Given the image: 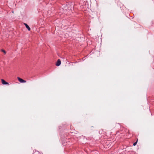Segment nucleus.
Segmentation results:
<instances>
[{
  "label": "nucleus",
  "mask_w": 154,
  "mask_h": 154,
  "mask_svg": "<svg viewBox=\"0 0 154 154\" xmlns=\"http://www.w3.org/2000/svg\"><path fill=\"white\" fill-rule=\"evenodd\" d=\"M61 140L62 142V144L64 146H66L68 144L69 145V142L71 141V139H67V138H66L65 137H63L62 135L61 136Z\"/></svg>",
  "instance_id": "obj_1"
},
{
  "label": "nucleus",
  "mask_w": 154,
  "mask_h": 154,
  "mask_svg": "<svg viewBox=\"0 0 154 154\" xmlns=\"http://www.w3.org/2000/svg\"><path fill=\"white\" fill-rule=\"evenodd\" d=\"M79 141L82 144H84L86 143L87 139L85 136H82L79 139Z\"/></svg>",
  "instance_id": "obj_2"
},
{
  "label": "nucleus",
  "mask_w": 154,
  "mask_h": 154,
  "mask_svg": "<svg viewBox=\"0 0 154 154\" xmlns=\"http://www.w3.org/2000/svg\"><path fill=\"white\" fill-rule=\"evenodd\" d=\"M18 79V81L22 83H25L26 82V81L25 80L19 77H18L17 78Z\"/></svg>",
  "instance_id": "obj_4"
},
{
  "label": "nucleus",
  "mask_w": 154,
  "mask_h": 154,
  "mask_svg": "<svg viewBox=\"0 0 154 154\" xmlns=\"http://www.w3.org/2000/svg\"><path fill=\"white\" fill-rule=\"evenodd\" d=\"M61 64L60 60L59 59H58L56 63V65L57 66H60Z\"/></svg>",
  "instance_id": "obj_3"
},
{
  "label": "nucleus",
  "mask_w": 154,
  "mask_h": 154,
  "mask_svg": "<svg viewBox=\"0 0 154 154\" xmlns=\"http://www.w3.org/2000/svg\"><path fill=\"white\" fill-rule=\"evenodd\" d=\"M137 140L133 144V145L134 146H135L136 144H137Z\"/></svg>",
  "instance_id": "obj_7"
},
{
  "label": "nucleus",
  "mask_w": 154,
  "mask_h": 154,
  "mask_svg": "<svg viewBox=\"0 0 154 154\" xmlns=\"http://www.w3.org/2000/svg\"><path fill=\"white\" fill-rule=\"evenodd\" d=\"M77 62H75V63H76Z\"/></svg>",
  "instance_id": "obj_9"
},
{
  "label": "nucleus",
  "mask_w": 154,
  "mask_h": 154,
  "mask_svg": "<svg viewBox=\"0 0 154 154\" xmlns=\"http://www.w3.org/2000/svg\"><path fill=\"white\" fill-rule=\"evenodd\" d=\"M2 51L4 52V54H6V52L5 51V50H2Z\"/></svg>",
  "instance_id": "obj_8"
},
{
  "label": "nucleus",
  "mask_w": 154,
  "mask_h": 154,
  "mask_svg": "<svg viewBox=\"0 0 154 154\" xmlns=\"http://www.w3.org/2000/svg\"><path fill=\"white\" fill-rule=\"evenodd\" d=\"M24 25L25 26H26V28H27V29L29 31H30L31 29L29 27V26L27 25V24L26 23H24Z\"/></svg>",
  "instance_id": "obj_6"
},
{
  "label": "nucleus",
  "mask_w": 154,
  "mask_h": 154,
  "mask_svg": "<svg viewBox=\"0 0 154 154\" xmlns=\"http://www.w3.org/2000/svg\"><path fill=\"white\" fill-rule=\"evenodd\" d=\"M2 83L3 85H9V83L6 81H5L4 79H2L1 80Z\"/></svg>",
  "instance_id": "obj_5"
}]
</instances>
